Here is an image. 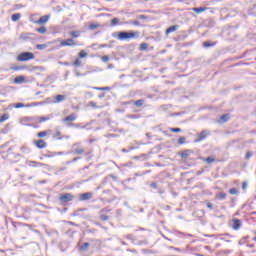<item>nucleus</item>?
<instances>
[{
  "instance_id": "obj_28",
  "label": "nucleus",
  "mask_w": 256,
  "mask_h": 256,
  "mask_svg": "<svg viewBox=\"0 0 256 256\" xmlns=\"http://www.w3.org/2000/svg\"><path fill=\"white\" fill-rule=\"evenodd\" d=\"M87 52H85V50H82L79 52L78 57H80V59H85V57H87Z\"/></svg>"
},
{
  "instance_id": "obj_24",
  "label": "nucleus",
  "mask_w": 256,
  "mask_h": 256,
  "mask_svg": "<svg viewBox=\"0 0 256 256\" xmlns=\"http://www.w3.org/2000/svg\"><path fill=\"white\" fill-rule=\"evenodd\" d=\"M79 249L80 251H87V249H89V242H85Z\"/></svg>"
},
{
  "instance_id": "obj_5",
  "label": "nucleus",
  "mask_w": 256,
  "mask_h": 256,
  "mask_svg": "<svg viewBox=\"0 0 256 256\" xmlns=\"http://www.w3.org/2000/svg\"><path fill=\"white\" fill-rule=\"evenodd\" d=\"M73 199H74V196L71 193L62 194L59 197V201H60L61 205H65V203H69Z\"/></svg>"
},
{
  "instance_id": "obj_37",
  "label": "nucleus",
  "mask_w": 256,
  "mask_h": 256,
  "mask_svg": "<svg viewBox=\"0 0 256 256\" xmlns=\"http://www.w3.org/2000/svg\"><path fill=\"white\" fill-rule=\"evenodd\" d=\"M230 195H237L239 193V190L237 188H231L229 190Z\"/></svg>"
},
{
  "instance_id": "obj_56",
  "label": "nucleus",
  "mask_w": 256,
  "mask_h": 256,
  "mask_svg": "<svg viewBox=\"0 0 256 256\" xmlns=\"http://www.w3.org/2000/svg\"><path fill=\"white\" fill-rule=\"evenodd\" d=\"M79 145H81V143L77 142V143H74L72 148L75 149V147H79Z\"/></svg>"
},
{
  "instance_id": "obj_15",
  "label": "nucleus",
  "mask_w": 256,
  "mask_h": 256,
  "mask_svg": "<svg viewBox=\"0 0 256 256\" xmlns=\"http://www.w3.org/2000/svg\"><path fill=\"white\" fill-rule=\"evenodd\" d=\"M14 83H16V84L25 83V76H17L14 79Z\"/></svg>"
},
{
  "instance_id": "obj_39",
  "label": "nucleus",
  "mask_w": 256,
  "mask_h": 256,
  "mask_svg": "<svg viewBox=\"0 0 256 256\" xmlns=\"http://www.w3.org/2000/svg\"><path fill=\"white\" fill-rule=\"evenodd\" d=\"M100 221H109V216H107L105 214H101L100 215Z\"/></svg>"
},
{
  "instance_id": "obj_16",
  "label": "nucleus",
  "mask_w": 256,
  "mask_h": 256,
  "mask_svg": "<svg viewBox=\"0 0 256 256\" xmlns=\"http://www.w3.org/2000/svg\"><path fill=\"white\" fill-rule=\"evenodd\" d=\"M23 69H27V66H12V67H10L11 71H23Z\"/></svg>"
},
{
  "instance_id": "obj_62",
  "label": "nucleus",
  "mask_w": 256,
  "mask_h": 256,
  "mask_svg": "<svg viewBox=\"0 0 256 256\" xmlns=\"http://www.w3.org/2000/svg\"><path fill=\"white\" fill-rule=\"evenodd\" d=\"M122 105H131V102L130 101L123 102Z\"/></svg>"
},
{
  "instance_id": "obj_36",
  "label": "nucleus",
  "mask_w": 256,
  "mask_h": 256,
  "mask_svg": "<svg viewBox=\"0 0 256 256\" xmlns=\"http://www.w3.org/2000/svg\"><path fill=\"white\" fill-rule=\"evenodd\" d=\"M180 157H182V159H187L189 157V150L182 152Z\"/></svg>"
},
{
  "instance_id": "obj_42",
  "label": "nucleus",
  "mask_w": 256,
  "mask_h": 256,
  "mask_svg": "<svg viewBox=\"0 0 256 256\" xmlns=\"http://www.w3.org/2000/svg\"><path fill=\"white\" fill-rule=\"evenodd\" d=\"M74 67H79L81 65V60L79 58H77L74 62H73Z\"/></svg>"
},
{
  "instance_id": "obj_53",
  "label": "nucleus",
  "mask_w": 256,
  "mask_h": 256,
  "mask_svg": "<svg viewBox=\"0 0 256 256\" xmlns=\"http://www.w3.org/2000/svg\"><path fill=\"white\" fill-rule=\"evenodd\" d=\"M206 207L211 210V209H213V204L210 203V202H208V203L206 204Z\"/></svg>"
},
{
  "instance_id": "obj_11",
  "label": "nucleus",
  "mask_w": 256,
  "mask_h": 256,
  "mask_svg": "<svg viewBox=\"0 0 256 256\" xmlns=\"http://www.w3.org/2000/svg\"><path fill=\"white\" fill-rule=\"evenodd\" d=\"M232 221H233L232 229H234V231H239V229H241V220L233 219Z\"/></svg>"
},
{
  "instance_id": "obj_49",
  "label": "nucleus",
  "mask_w": 256,
  "mask_h": 256,
  "mask_svg": "<svg viewBox=\"0 0 256 256\" xmlns=\"http://www.w3.org/2000/svg\"><path fill=\"white\" fill-rule=\"evenodd\" d=\"M251 157H253V152H247L245 159H251Z\"/></svg>"
},
{
  "instance_id": "obj_22",
  "label": "nucleus",
  "mask_w": 256,
  "mask_h": 256,
  "mask_svg": "<svg viewBox=\"0 0 256 256\" xmlns=\"http://www.w3.org/2000/svg\"><path fill=\"white\" fill-rule=\"evenodd\" d=\"M69 35H70V37H74L75 39H77V37H80L81 32H79V31H71L69 33Z\"/></svg>"
},
{
  "instance_id": "obj_59",
  "label": "nucleus",
  "mask_w": 256,
  "mask_h": 256,
  "mask_svg": "<svg viewBox=\"0 0 256 256\" xmlns=\"http://www.w3.org/2000/svg\"><path fill=\"white\" fill-rule=\"evenodd\" d=\"M128 181H131V178H128V179H126V180H123V181H122V185H125V183H128Z\"/></svg>"
},
{
  "instance_id": "obj_8",
  "label": "nucleus",
  "mask_w": 256,
  "mask_h": 256,
  "mask_svg": "<svg viewBox=\"0 0 256 256\" xmlns=\"http://www.w3.org/2000/svg\"><path fill=\"white\" fill-rule=\"evenodd\" d=\"M209 132L207 130H203L201 133L198 134V138L194 141L195 143H201L204 139H207Z\"/></svg>"
},
{
  "instance_id": "obj_58",
  "label": "nucleus",
  "mask_w": 256,
  "mask_h": 256,
  "mask_svg": "<svg viewBox=\"0 0 256 256\" xmlns=\"http://www.w3.org/2000/svg\"><path fill=\"white\" fill-rule=\"evenodd\" d=\"M138 19H147V16L146 15H139Z\"/></svg>"
},
{
  "instance_id": "obj_61",
  "label": "nucleus",
  "mask_w": 256,
  "mask_h": 256,
  "mask_svg": "<svg viewBox=\"0 0 256 256\" xmlns=\"http://www.w3.org/2000/svg\"><path fill=\"white\" fill-rule=\"evenodd\" d=\"M67 168L66 167H62V168H59L58 171H66Z\"/></svg>"
},
{
  "instance_id": "obj_6",
  "label": "nucleus",
  "mask_w": 256,
  "mask_h": 256,
  "mask_svg": "<svg viewBox=\"0 0 256 256\" xmlns=\"http://www.w3.org/2000/svg\"><path fill=\"white\" fill-rule=\"evenodd\" d=\"M50 17H51L50 15L41 16V17L39 18V20L33 21V23H34L35 25H45V23H47V22L49 21Z\"/></svg>"
},
{
  "instance_id": "obj_43",
  "label": "nucleus",
  "mask_w": 256,
  "mask_h": 256,
  "mask_svg": "<svg viewBox=\"0 0 256 256\" xmlns=\"http://www.w3.org/2000/svg\"><path fill=\"white\" fill-rule=\"evenodd\" d=\"M14 107H15V109H21V108L25 107V104H23V103H16V104H14Z\"/></svg>"
},
{
  "instance_id": "obj_19",
  "label": "nucleus",
  "mask_w": 256,
  "mask_h": 256,
  "mask_svg": "<svg viewBox=\"0 0 256 256\" xmlns=\"http://www.w3.org/2000/svg\"><path fill=\"white\" fill-rule=\"evenodd\" d=\"M85 153V149L83 148H75L74 155H83Z\"/></svg>"
},
{
  "instance_id": "obj_32",
  "label": "nucleus",
  "mask_w": 256,
  "mask_h": 256,
  "mask_svg": "<svg viewBox=\"0 0 256 256\" xmlns=\"http://www.w3.org/2000/svg\"><path fill=\"white\" fill-rule=\"evenodd\" d=\"M51 118L49 116L38 118L39 123H45V121H49Z\"/></svg>"
},
{
  "instance_id": "obj_48",
  "label": "nucleus",
  "mask_w": 256,
  "mask_h": 256,
  "mask_svg": "<svg viewBox=\"0 0 256 256\" xmlns=\"http://www.w3.org/2000/svg\"><path fill=\"white\" fill-rule=\"evenodd\" d=\"M172 133H181V128H171Z\"/></svg>"
},
{
  "instance_id": "obj_50",
  "label": "nucleus",
  "mask_w": 256,
  "mask_h": 256,
  "mask_svg": "<svg viewBox=\"0 0 256 256\" xmlns=\"http://www.w3.org/2000/svg\"><path fill=\"white\" fill-rule=\"evenodd\" d=\"M111 211V209L109 208H103L100 210V213H109Z\"/></svg>"
},
{
  "instance_id": "obj_12",
  "label": "nucleus",
  "mask_w": 256,
  "mask_h": 256,
  "mask_svg": "<svg viewBox=\"0 0 256 256\" xmlns=\"http://www.w3.org/2000/svg\"><path fill=\"white\" fill-rule=\"evenodd\" d=\"M28 165L29 167H43L45 164L37 161H29Z\"/></svg>"
},
{
  "instance_id": "obj_2",
  "label": "nucleus",
  "mask_w": 256,
  "mask_h": 256,
  "mask_svg": "<svg viewBox=\"0 0 256 256\" xmlns=\"http://www.w3.org/2000/svg\"><path fill=\"white\" fill-rule=\"evenodd\" d=\"M31 59H35V54L33 52H22L18 55L17 61H31Z\"/></svg>"
},
{
  "instance_id": "obj_21",
  "label": "nucleus",
  "mask_w": 256,
  "mask_h": 256,
  "mask_svg": "<svg viewBox=\"0 0 256 256\" xmlns=\"http://www.w3.org/2000/svg\"><path fill=\"white\" fill-rule=\"evenodd\" d=\"M12 21L16 22L21 19V13H16L11 16Z\"/></svg>"
},
{
  "instance_id": "obj_13",
  "label": "nucleus",
  "mask_w": 256,
  "mask_h": 256,
  "mask_svg": "<svg viewBox=\"0 0 256 256\" xmlns=\"http://www.w3.org/2000/svg\"><path fill=\"white\" fill-rule=\"evenodd\" d=\"M179 25H173L170 26L167 30H166V35H169V33H174V31H177Z\"/></svg>"
},
{
  "instance_id": "obj_47",
  "label": "nucleus",
  "mask_w": 256,
  "mask_h": 256,
  "mask_svg": "<svg viewBox=\"0 0 256 256\" xmlns=\"http://www.w3.org/2000/svg\"><path fill=\"white\" fill-rule=\"evenodd\" d=\"M97 91H109V87H96L95 88Z\"/></svg>"
},
{
  "instance_id": "obj_30",
  "label": "nucleus",
  "mask_w": 256,
  "mask_h": 256,
  "mask_svg": "<svg viewBox=\"0 0 256 256\" xmlns=\"http://www.w3.org/2000/svg\"><path fill=\"white\" fill-rule=\"evenodd\" d=\"M36 49H39V51H43V49H47V44H38L36 45Z\"/></svg>"
},
{
  "instance_id": "obj_3",
  "label": "nucleus",
  "mask_w": 256,
  "mask_h": 256,
  "mask_svg": "<svg viewBox=\"0 0 256 256\" xmlns=\"http://www.w3.org/2000/svg\"><path fill=\"white\" fill-rule=\"evenodd\" d=\"M76 119H77V114L72 113L69 116H66L62 121H63V123H67V127H77L76 124L69 123L72 121H76Z\"/></svg>"
},
{
  "instance_id": "obj_35",
  "label": "nucleus",
  "mask_w": 256,
  "mask_h": 256,
  "mask_svg": "<svg viewBox=\"0 0 256 256\" xmlns=\"http://www.w3.org/2000/svg\"><path fill=\"white\" fill-rule=\"evenodd\" d=\"M32 120H33V118H31V117H25V118L22 119V123H24L25 125H30V124H27V123H29Z\"/></svg>"
},
{
  "instance_id": "obj_40",
  "label": "nucleus",
  "mask_w": 256,
  "mask_h": 256,
  "mask_svg": "<svg viewBox=\"0 0 256 256\" xmlns=\"http://www.w3.org/2000/svg\"><path fill=\"white\" fill-rule=\"evenodd\" d=\"M205 161H206V163H209V164L215 163V158H213V157H207V158L205 159Z\"/></svg>"
},
{
  "instance_id": "obj_31",
  "label": "nucleus",
  "mask_w": 256,
  "mask_h": 256,
  "mask_svg": "<svg viewBox=\"0 0 256 256\" xmlns=\"http://www.w3.org/2000/svg\"><path fill=\"white\" fill-rule=\"evenodd\" d=\"M98 27H99V24L92 23L89 25L88 28L90 29V31H95V29H98Z\"/></svg>"
},
{
  "instance_id": "obj_4",
  "label": "nucleus",
  "mask_w": 256,
  "mask_h": 256,
  "mask_svg": "<svg viewBox=\"0 0 256 256\" xmlns=\"http://www.w3.org/2000/svg\"><path fill=\"white\" fill-rule=\"evenodd\" d=\"M79 45L73 38H68L60 42V47H77Z\"/></svg>"
},
{
  "instance_id": "obj_44",
  "label": "nucleus",
  "mask_w": 256,
  "mask_h": 256,
  "mask_svg": "<svg viewBox=\"0 0 256 256\" xmlns=\"http://www.w3.org/2000/svg\"><path fill=\"white\" fill-rule=\"evenodd\" d=\"M213 43H211V42H204L203 43V47H205V48H209V47H213Z\"/></svg>"
},
{
  "instance_id": "obj_38",
  "label": "nucleus",
  "mask_w": 256,
  "mask_h": 256,
  "mask_svg": "<svg viewBox=\"0 0 256 256\" xmlns=\"http://www.w3.org/2000/svg\"><path fill=\"white\" fill-rule=\"evenodd\" d=\"M147 47H149V45L147 43L140 44V51H145L147 49Z\"/></svg>"
},
{
  "instance_id": "obj_18",
  "label": "nucleus",
  "mask_w": 256,
  "mask_h": 256,
  "mask_svg": "<svg viewBox=\"0 0 256 256\" xmlns=\"http://www.w3.org/2000/svg\"><path fill=\"white\" fill-rule=\"evenodd\" d=\"M36 31L41 35H45V33H47V28L45 26H41L40 28H37Z\"/></svg>"
},
{
  "instance_id": "obj_63",
  "label": "nucleus",
  "mask_w": 256,
  "mask_h": 256,
  "mask_svg": "<svg viewBox=\"0 0 256 256\" xmlns=\"http://www.w3.org/2000/svg\"><path fill=\"white\" fill-rule=\"evenodd\" d=\"M103 97H105V94L102 93L99 95V99H103Z\"/></svg>"
},
{
  "instance_id": "obj_7",
  "label": "nucleus",
  "mask_w": 256,
  "mask_h": 256,
  "mask_svg": "<svg viewBox=\"0 0 256 256\" xmlns=\"http://www.w3.org/2000/svg\"><path fill=\"white\" fill-rule=\"evenodd\" d=\"M79 201H89L90 199H93V192H86L79 195Z\"/></svg>"
},
{
  "instance_id": "obj_17",
  "label": "nucleus",
  "mask_w": 256,
  "mask_h": 256,
  "mask_svg": "<svg viewBox=\"0 0 256 256\" xmlns=\"http://www.w3.org/2000/svg\"><path fill=\"white\" fill-rule=\"evenodd\" d=\"M144 104H145V100L144 99H139V100L134 101V105L136 107H143Z\"/></svg>"
},
{
  "instance_id": "obj_52",
  "label": "nucleus",
  "mask_w": 256,
  "mask_h": 256,
  "mask_svg": "<svg viewBox=\"0 0 256 256\" xmlns=\"http://www.w3.org/2000/svg\"><path fill=\"white\" fill-rule=\"evenodd\" d=\"M150 187H152V189H157V183L156 182H152L150 184Z\"/></svg>"
},
{
  "instance_id": "obj_25",
  "label": "nucleus",
  "mask_w": 256,
  "mask_h": 256,
  "mask_svg": "<svg viewBox=\"0 0 256 256\" xmlns=\"http://www.w3.org/2000/svg\"><path fill=\"white\" fill-rule=\"evenodd\" d=\"M61 101H65V95H57L56 96V103H61Z\"/></svg>"
},
{
  "instance_id": "obj_20",
  "label": "nucleus",
  "mask_w": 256,
  "mask_h": 256,
  "mask_svg": "<svg viewBox=\"0 0 256 256\" xmlns=\"http://www.w3.org/2000/svg\"><path fill=\"white\" fill-rule=\"evenodd\" d=\"M227 121H229V114H223V115L220 117V122H221V123H227Z\"/></svg>"
},
{
  "instance_id": "obj_46",
  "label": "nucleus",
  "mask_w": 256,
  "mask_h": 256,
  "mask_svg": "<svg viewBox=\"0 0 256 256\" xmlns=\"http://www.w3.org/2000/svg\"><path fill=\"white\" fill-rule=\"evenodd\" d=\"M54 138L55 139H58V140H61V139H63V137H61V132H56V134L54 135Z\"/></svg>"
},
{
  "instance_id": "obj_57",
  "label": "nucleus",
  "mask_w": 256,
  "mask_h": 256,
  "mask_svg": "<svg viewBox=\"0 0 256 256\" xmlns=\"http://www.w3.org/2000/svg\"><path fill=\"white\" fill-rule=\"evenodd\" d=\"M242 189H247V182L242 183Z\"/></svg>"
},
{
  "instance_id": "obj_64",
  "label": "nucleus",
  "mask_w": 256,
  "mask_h": 256,
  "mask_svg": "<svg viewBox=\"0 0 256 256\" xmlns=\"http://www.w3.org/2000/svg\"><path fill=\"white\" fill-rule=\"evenodd\" d=\"M69 223V225H75V223L74 222H68Z\"/></svg>"
},
{
  "instance_id": "obj_60",
  "label": "nucleus",
  "mask_w": 256,
  "mask_h": 256,
  "mask_svg": "<svg viewBox=\"0 0 256 256\" xmlns=\"http://www.w3.org/2000/svg\"><path fill=\"white\" fill-rule=\"evenodd\" d=\"M57 155H65V152H56V157Z\"/></svg>"
},
{
  "instance_id": "obj_33",
  "label": "nucleus",
  "mask_w": 256,
  "mask_h": 256,
  "mask_svg": "<svg viewBox=\"0 0 256 256\" xmlns=\"http://www.w3.org/2000/svg\"><path fill=\"white\" fill-rule=\"evenodd\" d=\"M88 107H92L93 109H99L100 107L97 106V103L93 102V101H90L88 103Z\"/></svg>"
},
{
  "instance_id": "obj_41",
  "label": "nucleus",
  "mask_w": 256,
  "mask_h": 256,
  "mask_svg": "<svg viewBox=\"0 0 256 256\" xmlns=\"http://www.w3.org/2000/svg\"><path fill=\"white\" fill-rule=\"evenodd\" d=\"M185 141H186V138H185V137H180V138L178 139V145H184Z\"/></svg>"
},
{
  "instance_id": "obj_34",
  "label": "nucleus",
  "mask_w": 256,
  "mask_h": 256,
  "mask_svg": "<svg viewBox=\"0 0 256 256\" xmlns=\"http://www.w3.org/2000/svg\"><path fill=\"white\" fill-rule=\"evenodd\" d=\"M37 137L43 139V137H47V131H41L37 134Z\"/></svg>"
},
{
  "instance_id": "obj_54",
  "label": "nucleus",
  "mask_w": 256,
  "mask_h": 256,
  "mask_svg": "<svg viewBox=\"0 0 256 256\" xmlns=\"http://www.w3.org/2000/svg\"><path fill=\"white\" fill-rule=\"evenodd\" d=\"M128 119H137V115H128Z\"/></svg>"
},
{
  "instance_id": "obj_23",
  "label": "nucleus",
  "mask_w": 256,
  "mask_h": 256,
  "mask_svg": "<svg viewBox=\"0 0 256 256\" xmlns=\"http://www.w3.org/2000/svg\"><path fill=\"white\" fill-rule=\"evenodd\" d=\"M192 10L194 11V13H203V11H205V8L203 7H195V8H192Z\"/></svg>"
},
{
  "instance_id": "obj_10",
  "label": "nucleus",
  "mask_w": 256,
  "mask_h": 256,
  "mask_svg": "<svg viewBox=\"0 0 256 256\" xmlns=\"http://www.w3.org/2000/svg\"><path fill=\"white\" fill-rule=\"evenodd\" d=\"M34 35L35 34H33V33H22V34H20V39L22 41H29L30 39H33Z\"/></svg>"
},
{
  "instance_id": "obj_55",
  "label": "nucleus",
  "mask_w": 256,
  "mask_h": 256,
  "mask_svg": "<svg viewBox=\"0 0 256 256\" xmlns=\"http://www.w3.org/2000/svg\"><path fill=\"white\" fill-rule=\"evenodd\" d=\"M79 159H81V157H75V158H73L72 163H75V162L79 161Z\"/></svg>"
},
{
  "instance_id": "obj_27",
  "label": "nucleus",
  "mask_w": 256,
  "mask_h": 256,
  "mask_svg": "<svg viewBox=\"0 0 256 256\" xmlns=\"http://www.w3.org/2000/svg\"><path fill=\"white\" fill-rule=\"evenodd\" d=\"M117 25H119V18H113V19L111 20V26H112V27H115V26H117Z\"/></svg>"
},
{
  "instance_id": "obj_14",
  "label": "nucleus",
  "mask_w": 256,
  "mask_h": 256,
  "mask_svg": "<svg viewBox=\"0 0 256 256\" xmlns=\"http://www.w3.org/2000/svg\"><path fill=\"white\" fill-rule=\"evenodd\" d=\"M216 199H219V201H223V199H227V194L225 192H219L216 195Z\"/></svg>"
},
{
  "instance_id": "obj_26",
  "label": "nucleus",
  "mask_w": 256,
  "mask_h": 256,
  "mask_svg": "<svg viewBox=\"0 0 256 256\" xmlns=\"http://www.w3.org/2000/svg\"><path fill=\"white\" fill-rule=\"evenodd\" d=\"M47 159H51V157H57V152H48V154H45Z\"/></svg>"
},
{
  "instance_id": "obj_51",
  "label": "nucleus",
  "mask_w": 256,
  "mask_h": 256,
  "mask_svg": "<svg viewBox=\"0 0 256 256\" xmlns=\"http://www.w3.org/2000/svg\"><path fill=\"white\" fill-rule=\"evenodd\" d=\"M103 63H107L109 61V56H102Z\"/></svg>"
},
{
  "instance_id": "obj_45",
  "label": "nucleus",
  "mask_w": 256,
  "mask_h": 256,
  "mask_svg": "<svg viewBox=\"0 0 256 256\" xmlns=\"http://www.w3.org/2000/svg\"><path fill=\"white\" fill-rule=\"evenodd\" d=\"M130 25H135L136 27H139L141 25V22L135 20V21H130Z\"/></svg>"
},
{
  "instance_id": "obj_1",
  "label": "nucleus",
  "mask_w": 256,
  "mask_h": 256,
  "mask_svg": "<svg viewBox=\"0 0 256 256\" xmlns=\"http://www.w3.org/2000/svg\"><path fill=\"white\" fill-rule=\"evenodd\" d=\"M137 35V32L122 31L118 33V39L120 41H127V39H134V37H137Z\"/></svg>"
},
{
  "instance_id": "obj_29",
  "label": "nucleus",
  "mask_w": 256,
  "mask_h": 256,
  "mask_svg": "<svg viewBox=\"0 0 256 256\" xmlns=\"http://www.w3.org/2000/svg\"><path fill=\"white\" fill-rule=\"evenodd\" d=\"M7 119H9V114H3L0 117V123H4V121H7Z\"/></svg>"
},
{
  "instance_id": "obj_9",
  "label": "nucleus",
  "mask_w": 256,
  "mask_h": 256,
  "mask_svg": "<svg viewBox=\"0 0 256 256\" xmlns=\"http://www.w3.org/2000/svg\"><path fill=\"white\" fill-rule=\"evenodd\" d=\"M34 144L38 149H45L47 147V142L43 139L35 141Z\"/></svg>"
}]
</instances>
